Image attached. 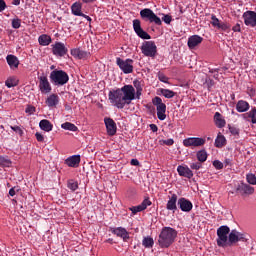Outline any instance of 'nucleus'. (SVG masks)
I'll return each instance as SVG.
<instances>
[{
    "label": "nucleus",
    "mask_w": 256,
    "mask_h": 256,
    "mask_svg": "<svg viewBox=\"0 0 256 256\" xmlns=\"http://www.w3.org/2000/svg\"><path fill=\"white\" fill-rule=\"evenodd\" d=\"M203 85H206L208 89H211V87H213V80L206 77L205 80L203 81Z\"/></svg>",
    "instance_id": "3c124183"
},
{
    "label": "nucleus",
    "mask_w": 256,
    "mask_h": 256,
    "mask_svg": "<svg viewBox=\"0 0 256 256\" xmlns=\"http://www.w3.org/2000/svg\"><path fill=\"white\" fill-rule=\"evenodd\" d=\"M82 3H94L95 0H81Z\"/></svg>",
    "instance_id": "338daca9"
},
{
    "label": "nucleus",
    "mask_w": 256,
    "mask_h": 256,
    "mask_svg": "<svg viewBox=\"0 0 256 256\" xmlns=\"http://www.w3.org/2000/svg\"><path fill=\"white\" fill-rule=\"evenodd\" d=\"M162 21H164V23H166V25H171V22L173 21V18L171 17V15L165 14L162 17Z\"/></svg>",
    "instance_id": "49530a36"
},
{
    "label": "nucleus",
    "mask_w": 256,
    "mask_h": 256,
    "mask_svg": "<svg viewBox=\"0 0 256 256\" xmlns=\"http://www.w3.org/2000/svg\"><path fill=\"white\" fill-rule=\"evenodd\" d=\"M35 137H36V139H37V141H38L39 143H43V141H45V137H43V134H41V133H39V132H37V133L35 134Z\"/></svg>",
    "instance_id": "5fc2aeb1"
},
{
    "label": "nucleus",
    "mask_w": 256,
    "mask_h": 256,
    "mask_svg": "<svg viewBox=\"0 0 256 256\" xmlns=\"http://www.w3.org/2000/svg\"><path fill=\"white\" fill-rule=\"evenodd\" d=\"M140 17L144 21H149V23H155V25H162L163 22L161 21V18L157 16L153 10L149 8L142 9L140 11Z\"/></svg>",
    "instance_id": "39448f33"
},
{
    "label": "nucleus",
    "mask_w": 256,
    "mask_h": 256,
    "mask_svg": "<svg viewBox=\"0 0 256 256\" xmlns=\"http://www.w3.org/2000/svg\"><path fill=\"white\" fill-rule=\"evenodd\" d=\"M6 61L11 69H17L19 67V58L15 55H8Z\"/></svg>",
    "instance_id": "a878e982"
},
{
    "label": "nucleus",
    "mask_w": 256,
    "mask_h": 256,
    "mask_svg": "<svg viewBox=\"0 0 256 256\" xmlns=\"http://www.w3.org/2000/svg\"><path fill=\"white\" fill-rule=\"evenodd\" d=\"M249 119H251V123L256 124V109H252L247 113Z\"/></svg>",
    "instance_id": "ea45409f"
},
{
    "label": "nucleus",
    "mask_w": 256,
    "mask_h": 256,
    "mask_svg": "<svg viewBox=\"0 0 256 256\" xmlns=\"http://www.w3.org/2000/svg\"><path fill=\"white\" fill-rule=\"evenodd\" d=\"M226 139H225V136L223 135H218L216 140H215V145L216 147H223L226 143Z\"/></svg>",
    "instance_id": "c9c22d12"
},
{
    "label": "nucleus",
    "mask_w": 256,
    "mask_h": 256,
    "mask_svg": "<svg viewBox=\"0 0 256 256\" xmlns=\"http://www.w3.org/2000/svg\"><path fill=\"white\" fill-rule=\"evenodd\" d=\"M213 166L215 167V169H223V163L219 160H215L213 162Z\"/></svg>",
    "instance_id": "864d4df0"
},
{
    "label": "nucleus",
    "mask_w": 256,
    "mask_h": 256,
    "mask_svg": "<svg viewBox=\"0 0 256 256\" xmlns=\"http://www.w3.org/2000/svg\"><path fill=\"white\" fill-rule=\"evenodd\" d=\"M214 123H215L216 127H218V129H223V127H225V125H227L225 118H223V115H221V113H219V112H216L214 114Z\"/></svg>",
    "instance_id": "5701e85b"
},
{
    "label": "nucleus",
    "mask_w": 256,
    "mask_h": 256,
    "mask_svg": "<svg viewBox=\"0 0 256 256\" xmlns=\"http://www.w3.org/2000/svg\"><path fill=\"white\" fill-rule=\"evenodd\" d=\"M238 241H247L245 234H242L237 230H232L228 236V245H233V243H237Z\"/></svg>",
    "instance_id": "2eb2a0df"
},
{
    "label": "nucleus",
    "mask_w": 256,
    "mask_h": 256,
    "mask_svg": "<svg viewBox=\"0 0 256 256\" xmlns=\"http://www.w3.org/2000/svg\"><path fill=\"white\" fill-rule=\"evenodd\" d=\"M232 31H234V33H240L241 32V24H236L233 28Z\"/></svg>",
    "instance_id": "4d7b16f0"
},
{
    "label": "nucleus",
    "mask_w": 256,
    "mask_h": 256,
    "mask_svg": "<svg viewBox=\"0 0 256 256\" xmlns=\"http://www.w3.org/2000/svg\"><path fill=\"white\" fill-rule=\"evenodd\" d=\"M152 202L149 199V197L145 198L141 204L138 206H133L130 208V211H132L133 215H136V213H141V211H145L148 207H151Z\"/></svg>",
    "instance_id": "dca6fc26"
},
{
    "label": "nucleus",
    "mask_w": 256,
    "mask_h": 256,
    "mask_svg": "<svg viewBox=\"0 0 256 256\" xmlns=\"http://www.w3.org/2000/svg\"><path fill=\"white\" fill-rule=\"evenodd\" d=\"M201 43H203V37L199 35H193L188 38L187 45L189 49H195V47H197V45H201Z\"/></svg>",
    "instance_id": "aec40b11"
},
{
    "label": "nucleus",
    "mask_w": 256,
    "mask_h": 256,
    "mask_svg": "<svg viewBox=\"0 0 256 256\" xmlns=\"http://www.w3.org/2000/svg\"><path fill=\"white\" fill-rule=\"evenodd\" d=\"M39 127L42 129V131H46V133L53 131V124H51V122L47 119L41 120Z\"/></svg>",
    "instance_id": "c85d7f7f"
},
{
    "label": "nucleus",
    "mask_w": 256,
    "mask_h": 256,
    "mask_svg": "<svg viewBox=\"0 0 256 256\" xmlns=\"http://www.w3.org/2000/svg\"><path fill=\"white\" fill-rule=\"evenodd\" d=\"M80 17H84V19H87V21H91V17L88 15L82 14Z\"/></svg>",
    "instance_id": "e2e57ef3"
},
{
    "label": "nucleus",
    "mask_w": 256,
    "mask_h": 256,
    "mask_svg": "<svg viewBox=\"0 0 256 256\" xmlns=\"http://www.w3.org/2000/svg\"><path fill=\"white\" fill-rule=\"evenodd\" d=\"M5 9H7V4L5 3V0H0V13H2V11H5Z\"/></svg>",
    "instance_id": "6e6d98bb"
},
{
    "label": "nucleus",
    "mask_w": 256,
    "mask_h": 256,
    "mask_svg": "<svg viewBox=\"0 0 256 256\" xmlns=\"http://www.w3.org/2000/svg\"><path fill=\"white\" fill-rule=\"evenodd\" d=\"M116 64L118 67L125 73V75H129V73H133V60L126 59L123 60L121 58L116 59Z\"/></svg>",
    "instance_id": "9d476101"
},
{
    "label": "nucleus",
    "mask_w": 256,
    "mask_h": 256,
    "mask_svg": "<svg viewBox=\"0 0 256 256\" xmlns=\"http://www.w3.org/2000/svg\"><path fill=\"white\" fill-rule=\"evenodd\" d=\"M38 79V89L40 93H42V95H48V93H51L53 88L51 87V83H49V79L47 78V76L42 75L39 76Z\"/></svg>",
    "instance_id": "1a4fd4ad"
},
{
    "label": "nucleus",
    "mask_w": 256,
    "mask_h": 256,
    "mask_svg": "<svg viewBox=\"0 0 256 256\" xmlns=\"http://www.w3.org/2000/svg\"><path fill=\"white\" fill-rule=\"evenodd\" d=\"M51 47L52 53L56 57H65L69 51L63 42H56L55 44H52Z\"/></svg>",
    "instance_id": "ddd939ff"
},
{
    "label": "nucleus",
    "mask_w": 256,
    "mask_h": 256,
    "mask_svg": "<svg viewBox=\"0 0 256 256\" xmlns=\"http://www.w3.org/2000/svg\"><path fill=\"white\" fill-rule=\"evenodd\" d=\"M218 29H221V31H227L228 29H230V26L225 22H220V25H218Z\"/></svg>",
    "instance_id": "8fccbe9b"
},
{
    "label": "nucleus",
    "mask_w": 256,
    "mask_h": 256,
    "mask_svg": "<svg viewBox=\"0 0 256 256\" xmlns=\"http://www.w3.org/2000/svg\"><path fill=\"white\" fill-rule=\"evenodd\" d=\"M26 113H29V115H33V113H35V107L33 106H28L26 108Z\"/></svg>",
    "instance_id": "13d9d810"
},
{
    "label": "nucleus",
    "mask_w": 256,
    "mask_h": 256,
    "mask_svg": "<svg viewBox=\"0 0 256 256\" xmlns=\"http://www.w3.org/2000/svg\"><path fill=\"white\" fill-rule=\"evenodd\" d=\"M47 107H57L59 105V96L57 94H51L45 101Z\"/></svg>",
    "instance_id": "b1692460"
},
{
    "label": "nucleus",
    "mask_w": 256,
    "mask_h": 256,
    "mask_svg": "<svg viewBox=\"0 0 256 256\" xmlns=\"http://www.w3.org/2000/svg\"><path fill=\"white\" fill-rule=\"evenodd\" d=\"M13 5H20L21 4V0H13Z\"/></svg>",
    "instance_id": "0e129e2a"
},
{
    "label": "nucleus",
    "mask_w": 256,
    "mask_h": 256,
    "mask_svg": "<svg viewBox=\"0 0 256 256\" xmlns=\"http://www.w3.org/2000/svg\"><path fill=\"white\" fill-rule=\"evenodd\" d=\"M68 167H79L81 163V155H73L65 160Z\"/></svg>",
    "instance_id": "4be33fe9"
},
{
    "label": "nucleus",
    "mask_w": 256,
    "mask_h": 256,
    "mask_svg": "<svg viewBox=\"0 0 256 256\" xmlns=\"http://www.w3.org/2000/svg\"><path fill=\"white\" fill-rule=\"evenodd\" d=\"M114 235H117V237H121L122 239H129V233H127V230L122 227L115 228L113 230Z\"/></svg>",
    "instance_id": "c756f323"
},
{
    "label": "nucleus",
    "mask_w": 256,
    "mask_h": 256,
    "mask_svg": "<svg viewBox=\"0 0 256 256\" xmlns=\"http://www.w3.org/2000/svg\"><path fill=\"white\" fill-rule=\"evenodd\" d=\"M177 199V194H172L171 196H169V199L166 204L167 211H172V213H175V211H177V203L179 201Z\"/></svg>",
    "instance_id": "6ab92c4d"
},
{
    "label": "nucleus",
    "mask_w": 256,
    "mask_h": 256,
    "mask_svg": "<svg viewBox=\"0 0 256 256\" xmlns=\"http://www.w3.org/2000/svg\"><path fill=\"white\" fill-rule=\"evenodd\" d=\"M201 167H203L201 162H194V163L190 164V169H194L195 171H199V169Z\"/></svg>",
    "instance_id": "de8ad7c7"
},
{
    "label": "nucleus",
    "mask_w": 256,
    "mask_h": 256,
    "mask_svg": "<svg viewBox=\"0 0 256 256\" xmlns=\"http://www.w3.org/2000/svg\"><path fill=\"white\" fill-rule=\"evenodd\" d=\"M236 110L238 113H245L246 111H249V103L245 100H239L236 104Z\"/></svg>",
    "instance_id": "bb28decb"
},
{
    "label": "nucleus",
    "mask_w": 256,
    "mask_h": 256,
    "mask_svg": "<svg viewBox=\"0 0 256 256\" xmlns=\"http://www.w3.org/2000/svg\"><path fill=\"white\" fill-rule=\"evenodd\" d=\"M38 42L43 47H47V45H49L51 43V37L47 34H43V35L39 36Z\"/></svg>",
    "instance_id": "2f4dec72"
},
{
    "label": "nucleus",
    "mask_w": 256,
    "mask_h": 256,
    "mask_svg": "<svg viewBox=\"0 0 256 256\" xmlns=\"http://www.w3.org/2000/svg\"><path fill=\"white\" fill-rule=\"evenodd\" d=\"M177 205L184 213H189L193 210V203L187 198H179Z\"/></svg>",
    "instance_id": "f3484780"
},
{
    "label": "nucleus",
    "mask_w": 256,
    "mask_h": 256,
    "mask_svg": "<svg viewBox=\"0 0 256 256\" xmlns=\"http://www.w3.org/2000/svg\"><path fill=\"white\" fill-rule=\"evenodd\" d=\"M231 231V229L229 228V226H220L217 230V245L218 247H227L229 246V237L227 235H229V232Z\"/></svg>",
    "instance_id": "20e7f679"
},
{
    "label": "nucleus",
    "mask_w": 256,
    "mask_h": 256,
    "mask_svg": "<svg viewBox=\"0 0 256 256\" xmlns=\"http://www.w3.org/2000/svg\"><path fill=\"white\" fill-rule=\"evenodd\" d=\"M70 53H71L72 57H75L76 59H87L89 57V53H87L79 48L72 49Z\"/></svg>",
    "instance_id": "393cba45"
},
{
    "label": "nucleus",
    "mask_w": 256,
    "mask_h": 256,
    "mask_svg": "<svg viewBox=\"0 0 256 256\" xmlns=\"http://www.w3.org/2000/svg\"><path fill=\"white\" fill-rule=\"evenodd\" d=\"M5 85H6V87H8V89H11V87H17V79H15L13 77L8 78L5 81Z\"/></svg>",
    "instance_id": "4c0bfd02"
},
{
    "label": "nucleus",
    "mask_w": 256,
    "mask_h": 256,
    "mask_svg": "<svg viewBox=\"0 0 256 256\" xmlns=\"http://www.w3.org/2000/svg\"><path fill=\"white\" fill-rule=\"evenodd\" d=\"M10 129H12V131H14L15 133H18V135L23 136V129H21V127L19 126H10Z\"/></svg>",
    "instance_id": "09e8293b"
},
{
    "label": "nucleus",
    "mask_w": 256,
    "mask_h": 256,
    "mask_svg": "<svg viewBox=\"0 0 256 256\" xmlns=\"http://www.w3.org/2000/svg\"><path fill=\"white\" fill-rule=\"evenodd\" d=\"M246 181L249 185H256V176L253 173H249L246 175Z\"/></svg>",
    "instance_id": "58836bf2"
},
{
    "label": "nucleus",
    "mask_w": 256,
    "mask_h": 256,
    "mask_svg": "<svg viewBox=\"0 0 256 256\" xmlns=\"http://www.w3.org/2000/svg\"><path fill=\"white\" fill-rule=\"evenodd\" d=\"M161 95H163V97H165L166 99H173V97H175V93L173 92V90H169V89H161L160 90Z\"/></svg>",
    "instance_id": "f704fd0d"
},
{
    "label": "nucleus",
    "mask_w": 256,
    "mask_h": 256,
    "mask_svg": "<svg viewBox=\"0 0 256 256\" xmlns=\"http://www.w3.org/2000/svg\"><path fill=\"white\" fill-rule=\"evenodd\" d=\"M228 129H229V132L231 133V135H233L234 137H239V128L229 125Z\"/></svg>",
    "instance_id": "37998d69"
},
{
    "label": "nucleus",
    "mask_w": 256,
    "mask_h": 256,
    "mask_svg": "<svg viewBox=\"0 0 256 256\" xmlns=\"http://www.w3.org/2000/svg\"><path fill=\"white\" fill-rule=\"evenodd\" d=\"M157 77H158L159 81H161L162 83H167V84H169V77L165 76V75L163 74V72H158V73H157Z\"/></svg>",
    "instance_id": "79ce46f5"
},
{
    "label": "nucleus",
    "mask_w": 256,
    "mask_h": 256,
    "mask_svg": "<svg viewBox=\"0 0 256 256\" xmlns=\"http://www.w3.org/2000/svg\"><path fill=\"white\" fill-rule=\"evenodd\" d=\"M0 166L1 167H10L11 160L8 157L0 156Z\"/></svg>",
    "instance_id": "e433bc0d"
},
{
    "label": "nucleus",
    "mask_w": 256,
    "mask_h": 256,
    "mask_svg": "<svg viewBox=\"0 0 256 256\" xmlns=\"http://www.w3.org/2000/svg\"><path fill=\"white\" fill-rule=\"evenodd\" d=\"M68 189L71 191H77L79 189V184L73 180L68 181Z\"/></svg>",
    "instance_id": "a19ab883"
},
{
    "label": "nucleus",
    "mask_w": 256,
    "mask_h": 256,
    "mask_svg": "<svg viewBox=\"0 0 256 256\" xmlns=\"http://www.w3.org/2000/svg\"><path fill=\"white\" fill-rule=\"evenodd\" d=\"M104 123L106 126L107 134L110 137H113V135L117 133V124L115 123V120H113L112 118H104Z\"/></svg>",
    "instance_id": "a211bd4d"
},
{
    "label": "nucleus",
    "mask_w": 256,
    "mask_h": 256,
    "mask_svg": "<svg viewBox=\"0 0 256 256\" xmlns=\"http://www.w3.org/2000/svg\"><path fill=\"white\" fill-rule=\"evenodd\" d=\"M50 81L55 85H66L69 83V75L63 70H54L50 73Z\"/></svg>",
    "instance_id": "7ed1b4c3"
},
{
    "label": "nucleus",
    "mask_w": 256,
    "mask_h": 256,
    "mask_svg": "<svg viewBox=\"0 0 256 256\" xmlns=\"http://www.w3.org/2000/svg\"><path fill=\"white\" fill-rule=\"evenodd\" d=\"M177 172L180 177H186L187 179H191V177H193V171H191L187 166L179 165L177 167Z\"/></svg>",
    "instance_id": "412c9836"
},
{
    "label": "nucleus",
    "mask_w": 256,
    "mask_h": 256,
    "mask_svg": "<svg viewBox=\"0 0 256 256\" xmlns=\"http://www.w3.org/2000/svg\"><path fill=\"white\" fill-rule=\"evenodd\" d=\"M177 238V230L171 227H165L160 235L158 243L160 247H170L175 243V239Z\"/></svg>",
    "instance_id": "f03ea898"
},
{
    "label": "nucleus",
    "mask_w": 256,
    "mask_h": 256,
    "mask_svg": "<svg viewBox=\"0 0 256 256\" xmlns=\"http://www.w3.org/2000/svg\"><path fill=\"white\" fill-rule=\"evenodd\" d=\"M163 145H167L168 147H171V145H174L175 140L173 138L162 140Z\"/></svg>",
    "instance_id": "603ef678"
},
{
    "label": "nucleus",
    "mask_w": 256,
    "mask_h": 256,
    "mask_svg": "<svg viewBox=\"0 0 256 256\" xmlns=\"http://www.w3.org/2000/svg\"><path fill=\"white\" fill-rule=\"evenodd\" d=\"M82 8L83 4L81 2H75L71 6V11L76 17H81V15H83V12H81Z\"/></svg>",
    "instance_id": "cd10ccee"
},
{
    "label": "nucleus",
    "mask_w": 256,
    "mask_h": 256,
    "mask_svg": "<svg viewBox=\"0 0 256 256\" xmlns=\"http://www.w3.org/2000/svg\"><path fill=\"white\" fill-rule=\"evenodd\" d=\"M141 51L145 57H155L157 55V45L153 41H146L142 44Z\"/></svg>",
    "instance_id": "0eeeda50"
},
{
    "label": "nucleus",
    "mask_w": 256,
    "mask_h": 256,
    "mask_svg": "<svg viewBox=\"0 0 256 256\" xmlns=\"http://www.w3.org/2000/svg\"><path fill=\"white\" fill-rule=\"evenodd\" d=\"M184 147H190L195 149L196 147H203L205 145V139L199 137H190L183 140Z\"/></svg>",
    "instance_id": "9b49d317"
},
{
    "label": "nucleus",
    "mask_w": 256,
    "mask_h": 256,
    "mask_svg": "<svg viewBox=\"0 0 256 256\" xmlns=\"http://www.w3.org/2000/svg\"><path fill=\"white\" fill-rule=\"evenodd\" d=\"M152 103L156 107L158 119L160 121H165V119H167V115L165 114L167 111V105H165V103H163V100L158 96H156L152 100Z\"/></svg>",
    "instance_id": "423d86ee"
},
{
    "label": "nucleus",
    "mask_w": 256,
    "mask_h": 256,
    "mask_svg": "<svg viewBox=\"0 0 256 256\" xmlns=\"http://www.w3.org/2000/svg\"><path fill=\"white\" fill-rule=\"evenodd\" d=\"M225 163H226V165H229L230 160H229V159H226V160H225Z\"/></svg>",
    "instance_id": "774afa93"
},
{
    "label": "nucleus",
    "mask_w": 256,
    "mask_h": 256,
    "mask_svg": "<svg viewBox=\"0 0 256 256\" xmlns=\"http://www.w3.org/2000/svg\"><path fill=\"white\" fill-rule=\"evenodd\" d=\"M209 73H219V68L211 69Z\"/></svg>",
    "instance_id": "69168bd1"
},
{
    "label": "nucleus",
    "mask_w": 256,
    "mask_h": 256,
    "mask_svg": "<svg viewBox=\"0 0 256 256\" xmlns=\"http://www.w3.org/2000/svg\"><path fill=\"white\" fill-rule=\"evenodd\" d=\"M133 85H124L122 88L111 90L108 93L111 105L116 107V109H125L126 105H129L135 99H141L143 93L141 81L134 80Z\"/></svg>",
    "instance_id": "f257e3e1"
},
{
    "label": "nucleus",
    "mask_w": 256,
    "mask_h": 256,
    "mask_svg": "<svg viewBox=\"0 0 256 256\" xmlns=\"http://www.w3.org/2000/svg\"><path fill=\"white\" fill-rule=\"evenodd\" d=\"M21 27V19L18 17L12 19V28L13 29H19Z\"/></svg>",
    "instance_id": "c03bdc74"
},
{
    "label": "nucleus",
    "mask_w": 256,
    "mask_h": 256,
    "mask_svg": "<svg viewBox=\"0 0 256 256\" xmlns=\"http://www.w3.org/2000/svg\"><path fill=\"white\" fill-rule=\"evenodd\" d=\"M130 163H131V165H134L135 167L139 166V160H137V159H132L130 161Z\"/></svg>",
    "instance_id": "052dcab7"
},
{
    "label": "nucleus",
    "mask_w": 256,
    "mask_h": 256,
    "mask_svg": "<svg viewBox=\"0 0 256 256\" xmlns=\"http://www.w3.org/2000/svg\"><path fill=\"white\" fill-rule=\"evenodd\" d=\"M133 29L136 35L140 37V39H151V35H149V33L145 32L143 28H141V20L139 19L133 20Z\"/></svg>",
    "instance_id": "4468645a"
},
{
    "label": "nucleus",
    "mask_w": 256,
    "mask_h": 256,
    "mask_svg": "<svg viewBox=\"0 0 256 256\" xmlns=\"http://www.w3.org/2000/svg\"><path fill=\"white\" fill-rule=\"evenodd\" d=\"M242 19L244 20V24L246 27H256V12L248 10L243 13Z\"/></svg>",
    "instance_id": "f8f14e48"
},
{
    "label": "nucleus",
    "mask_w": 256,
    "mask_h": 256,
    "mask_svg": "<svg viewBox=\"0 0 256 256\" xmlns=\"http://www.w3.org/2000/svg\"><path fill=\"white\" fill-rule=\"evenodd\" d=\"M61 128L64 129L65 131H78L79 128H77V126H75V124L71 123V122H65L63 124H61Z\"/></svg>",
    "instance_id": "473e14b6"
},
{
    "label": "nucleus",
    "mask_w": 256,
    "mask_h": 256,
    "mask_svg": "<svg viewBox=\"0 0 256 256\" xmlns=\"http://www.w3.org/2000/svg\"><path fill=\"white\" fill-rule=\"evenodd\" d=\"M142 245L145 247V249H151L153 245H155V241L151 236H146L142 240Z\"/></svg>",
    "instance_id": "7c9ffc66"
},
{
    "label": "nucleus",
    "mask_w": 256,
    "mask_h": 256,
    "mask_svg": "<svg viewBox=\"0 0 256 256\" xmlns=\"http://www.w3.org/2000/svg\"><path fill=\"white\" fill-rule=\"evenodd\" d=\"M149 127L153 133H157V131H159V128L155 124H150Z\"/></svg>",
    "instance_id": "bf43d9fd"
},
{
    "label": "nucleus",
    "mask_w": 256,
    "mask_h": 256,
    "mask_svg": "<svg viewBox=\"0 0 256 256\" xmlns=\"http://www.w3.org/2000/svg\"><path fill=\"white\" fill-rule=\"evenodd\" d=\"M236 193H239L241 197H249L255 193V188L245 182H240L236 186Z\"/></svg>",
    "instance_id": "6e6552de"
},
{
    "label": "nucleus",
    "mask_w": 256,
    "mask_h": 256,
    "mask_svg": "<svg viewBox=\"0 0 256 256\" xmlns=\"http://www.w3.org/2000/svg\"><path fill=\"white\" fill-rule=\"evenodd\" d=\"M9 196H10V197H15V188H11V189L9 190Z\"/></svg>",
    "instance_id": "680f3d73"
},
{
    "label": "nucleus",
    "mask_w": 256,
    "mask_h": 256,
    "mask_svg": "<svg viewBox=\"0 0 256 256\" xmlns=\"http://www.w3.org/2000/svg\"><path fill=\"white\" fill-rule=\"evenodd\" d=\"M196 157L200 163H205L207 161V151L200 150L197 152Z\"/></svg>",
    "instance_id": "72a5a7b5"
},
{
    "label": "nucleus",
    "mask_w": 256,
    "mask_h": 256,
    "mask_svg": "<svg viewBox=\"0 0 256 256\" xmlns=\"http://www.w3.org/2000/svg\"><path fill=\"white\" fill-rule=\"evenodd\" d=\"M220 21H219V19L217 18V16H215V14H212L211 15V24L213 25V27H219V25H220Z\"/></svg>",
    "instance_id": "a18cd8bd"
}]
</instances>
